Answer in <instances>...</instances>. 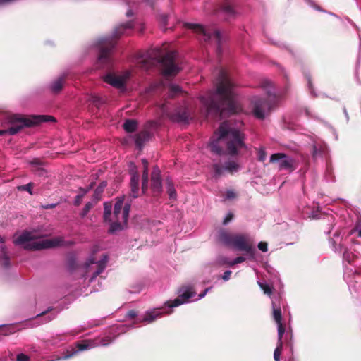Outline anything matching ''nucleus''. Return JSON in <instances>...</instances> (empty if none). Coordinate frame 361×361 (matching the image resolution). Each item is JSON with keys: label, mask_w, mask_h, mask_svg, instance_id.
Instances as JSON below:
<instances>
[{"label": "nucleus", "mask_w": 361, "mask_h": 361, "mask_svg": "<svg viewBox=\"0 0 361 361\" xmlns=\"http://www.w3.org/2000/svg\"><path fill=\"white\" fill-rule=\"evenodd\" d=\"M169 118L177 123H188L192 120V116L190 110L185 106L176 108L174 112L170 114Z\"/></svg>", "instance_id": "nucleus-12"}, {"label": "nucleus", "mask_w": 361, "mask_h": 361, "mask_svg": "<svg viewBox=\"0 0 361 361\" xmlns=\"http://www.w3.org/2000/svg\"><path fill=\"white\" fill-rule=\"evenodd\" d=\"M55 207V204H51V205H47L44 207L45 209H49V208H53Z\"/></svg>", "instance_id": "nucleus-61"}, {"label": "nucleus", "mask_w": 361, "mask_h": 361, "mask_svg": "<svg viewBox=\"0 0 361 361\" xmlns=\"http://www.w3.org/2000/svg\"><path fill=\"white\" fill-rule=\"evenodd\" d=\"M267 153L264 149H259L258 151V160L259 161H264L266 160Z\"/></svg>", "instance_id": "nucleus-43"}, {"label": "nucleus", "mask_w": 361, "mask_h": 361, "mask_svg": "<svg viewBox=\"0 0 361 361\" xmlns=\"http://www.w3.org/2000/svg\"><path fill=\"white\" fill-rule=\"evenodd\" d=\"M231 274V271H226L222 276V279L224 281H228L230 279Z\"/></svg>", "instance_id": "nucleus-51"}, {"label": "nucleus", "mask_w": 361, "mask_h": 361, "mask_svg": "<svg viewBox=\"0 0 361 361\" xmlns=\"http://www.w3.org/2000/svg\"><path fill=\"white\" fill-rule=\"evenodd\" d=\"M258 285L259 286L260 288L263 290L264 294H267L269 296L271 295L273 288L270 286L269 284L258 282Z\"/></svg>", "instance_id": "nucleus-32"}, {"label": "nucleus", "mask_w": 361, "mask_h": 361, "mask_svg": "<svg viewBox=\"0 0 361 361\" xmlns=\"http://www.w3.org/2000/svg\"><path fill=\"white\" fill-rule=\"evenodd\" d=\"M160 173L159 167L154 166L151 174V190L154 196L159 195L162 190Z\"/></svg>", "instance_id": "nucleus-13"}, {"label": "nucleus", "mask_w": 361, "mask_h": 361, "mask_svg": "<svg viewBox=\"0 0 361 361\" xmlns=\"http://www.w3.org/2000/svg\"><path fill=\"white\" fill-rule=\"evenodd\" d=\"M5 134H8V129L7 130H0V136L4 135Z\"/></svg>", "instance_id": "nucleus-59"}, {"label": "nucleus", "mask_w": 361, "mask_h": 361, "mask_svg": "<svg viewBox=\"0 0 361 361\" xmlns=\"http://www.w3.org/2000/svg\"><path fill=\"white\" fill-rule=\"evenodd\" d=\"M94 182H92V183L89 185V187H88L87 189H89V190H90V189H92V188H93V186H94Z\"/></svg>", "instance_id": "nucleus-62"}, {"label": "nucleus", "mask_w": 361, "mask_h": 361, "mask_svg": "<svg viewBox=\"0 0 361 361\" xmlns=\"http://www.w3.org/2000/svg\"><path fill=\"white\" fill-rule=\"evenodd\" d=\"M77 351L74 350L72 353H68L67 355H66L63 359L64 360H66V359H68V358H71V357H73L75 354H76Z\"/></svg>", "instance_id": "nucleus-52"}, {"label": "nucleus", "mask_w": 361, "mask_h": 361, "mask_svg": "<svg viewBox=\"0 0 361 361\" xmlns=\"http://www.w3.org/2000/svg\"><path fill=\"white\" fill-rule=\"evenodd\" d=\"M94 263H96L94 259L90 258L85 263V266H86V267H89L91 264H93ZM106 263H107V256L104 255L103 258L97 262V270L93 273V274L90 279V281H93L98 275H99L102 272H103V271L106 268Z\"/></svg>", "instance_id": "nucleus-15"}, {"label": "nucleus", "mask_w": 361, "mask_h": 361, "mask_svg": "<svg viewBox=\"0 0 361 361\" xmlns=\"http://www.w3.org/2000/svg\"><path fill=\"white\" fill-rule=\"evenodd\" d=\"M270 162L278 164L280 170L286 169L289 171H293L296 169L298 164L295 159L288 157L284 153H275L270 157Z\"/></svg>", "instance_id": "nucleus-10"}, {"label": "nucleus", "mask_w": 361, "mask_h": 361, "mask_svg": "<svg viewBox=\"0 0 361 361\" xmlns=\"http://www.w3.org/2000/svg\"><path fill=\"white\" fill-rule=\"evenodd\" d=\"M343 257L348 263H352L355 261V259H357L356 255H355L353 252H350L346 248L343 252Z\"/></svg>", "instance_id": "nucleus-28"}, {"label": "nucleus", "mask_w": 361, "mask_h": 361, "mask_svg": "<svg viewBox=\"0 0 361 361\" xmlns=\"http://www.w3.org/2000/svg\"><path fill=\"white\" fill-rule=\"evenodd\" d=\"M92 346H93V344H92V342L90 341H85L82 343H78L76 344V347H77L78 351H82V350L90 349Z\"/></svg>", "instance_id": "nucleus-29"}, {"label": "nucleus", "mask_w": 361, "mask_h": 361, "mask_svg": "<svg viewBox=\"0 0 361 361\" xmlns=\"http://www.w3.org/2000/svg\"><path fill=\"white\" fill-rule=\"evenodd\" d=\"M245 260V258L243 256H239V257H237L234 260H232V262L231 263V267L237 264H239V263H242Z\"/></svg>", "instance_id": "nucleus-45"}, {"label": "nucleus", "mask_w": 361, "mask_h": 361, "mask_svg": "<svg viewBox=\"0 0 361 361\" xmlns=\"http://www.w3.org/2000/svg\"><path fill=\"white\" fill-rule=\"evenodd\" d=\"M267 243H265V242H262L261 241L260 243H259L257 247L258 248L262 251V252H267L268 250V247H267Z\"/></svg>", "instance_id": "nucleus-46"}, {"label": "nucleus", "mask_w": 361, "mask_h": 361, "mask_svg": "<svg viewBox=\"0 0 361 361\" xmlns=\"http://www.w3.org/2000/svg\"><path fill=\"white\" fill-rule=\"evenodd\" d=\"M93 204L90 202H88L85 204L84 208L82 209V212L80 213V216L83 218L85 217L90 210L93 207Z\"/></svg>", "instance_id": "nucleus-38"}, {"label": "nucleus", "mask_w": 361, "mask_h": 361, "mask_svg": "<svg viewBox=\"0 0 361 361\" xmlns=\"http://www.w3.org/2000/svg\"><path fill=\"white\" fill-rule=\"evenodd\" d=\"M123 201L124 197H116V202L114 204L112 217L111 216L107 221L111 222L110 227L109 228V232L111 233H114L123 230L127 224L130 204L128 202L123 204Z\"/></svg>", "instance_id": "nucleus-6"}, {"label": "nucleus", "mask_w": 361, "mask_h": 361, "mask_svg": "<svg viewBox=\"0 0 361 361\" xmlns=\"http://www.w3.org/2000/svg\"><path fill=\"white\" fill-rule=\"evenodd\" d=\"M104 219L105 221H107L111 216V204L110 202H105L104 204Z\"/></svg>", "instance_id": "nucleus-30"}, {"label": "nucleus", "mask_w": 361, "mask_h": 361, "mask_svg": "<svg viewBox=\"0 0 361 361\" xmlns=\"http://www.w3.org/2000/svg\"><path fill=\"white\" fill-rule=\"evenodd\" d=\"M184 27L190 30H192L195 32L202 35V39L204 42L214 41L216 45V51L218 54L221 53V44L222 41V37L219 30L214 28H204L200 24H194L190 23H185Z\"/></svg>", "instance_id": "nucleus-9"}, {"label": "nucleus", "mask_w": 361, "mask_h": 361, "mask_svg": "<svg viewBox=\"0 0 361 361\" xmlns=\"http://www.w3.org/2000/svg\"><path fill=\"white\" fill-rule=\"evenodd\" d=\"M237 6L236 0H224L221 5V9L228 18H234L236 15L235 8Z\"/></svg>", "instance_id": "nucleus-16"}, {"label": "nucleus", "mask_w": 361, "mask_h": 361, "mask_svg": "<svg viewBox=\"0 0 361 361\" xmlns=\"http://www.w3.org/2000/svg\"><path fill=\"white\" fill-rule=\"evenodd\" d=\"M195 292L192 291V288H187L177 298L172 302H167L169 307H178L183 302H186L190 298L193 297Z\"/></svg>", "instance_id": "nucleus-14"}, {"label": "nucleus", "mask_w": 361, "mask_h": 361, "mask_svg": "<svg viewBox=\"0 0 361 361\" xmlns=\"http://www.w3.org/2000/svg\"><path fill=\"white\" fill-rule=\"evenodd\" d=\"M252 111L258 119H264L267 111H269L271 104L268 99L255 97L251 101Z\"/></svg>", "instance_id": "nucleus-11"}, {"label": "nucleus", "mask_w": 361, "mask_h": 361, "mask_svg": "<svg viewBox=\"0 0 361 361\" xmlns=\"http://www.w3.org/2000/svg\"><path fill=\"white\" fill-rule=\"evenodd\" d=\"M235 196H236V195H235V192L233 190H228L226 193V197L229 200L235 198Z\"/></svg>", "instance_id": "nucleus-50"}, {"label": "nucleus", "mask_w": 361, "mask_h": 361, "mask_svg": "<svg viewBox=\"0 0 361 361\" xmlns=\"http://www.w3.org/2000/svg\"><path fill=\"white\" fill-rule=\"evenodd\" d=\"M130 185V195L133 198L137 197L139 192V175L137 172L131 173Z\"/></svg>", "instance_id": "nucleus-19"}, {"label": "nucleus", "mask_w": 361, "mask_h": 361, "mask_svg": "<svg viewBox=\"0 0 361 361\" xmlns=\"http://www.w3.org/2000/svg\"><path fill=\"white\" fill-rule=\"evenodd\" d=\"M142 162L143 164L144 169H145L146 166H147V169H148V161L145 159H142Z\"/></svg>", "instance_id": "nucleus-57"}, {"label": "nucleus", "mask_w": 361, "mask_h": 361, "mask_svg": "<svg viewBox=\"0 0 361 361\" xmlns=\"http://www.w3.org/2000/svg\"><path fill=\"white\" fill-rule=\"evenodd\" d=\"M224 168L226 171L232 174L238 171L239 166L235 161H229L225 163Z\"/></svg>", "instance_id": "nucleus-26"}, {"label": "nucleus", "mask_w": 361, "mask_h": 361, "mask_svg": "<svg viewBox=\"0 0 361 361\" xmlns=\"http://www.w3.org/2000/svg\"><path fill=\"white\" fill-rule=\"evenodd\" d=\"M209 147L211 151L218 155H236L238 149L245 147L244 135L231 128L228 121H224L211 138Z\"/></svg>", "instance_id": "nucleus-2"}, {"label": "nucleus", "mask_w": 361, "mask_h": 361, "mask_svg": "<svg viewBox=\"0 0 361 361\" xmlns=\"http://www.w3.org/2000/svg\"><path fill=\"white\" fill-rule=\"evenodd\" d=\"M278 343H283L282 338L285 332V327L283 324L278 323Z\"/></svg>", "instance_id": "nucleus-35"}, {"label": "nucleus", "mask_w": 361, "mask_h": 361, "mask_svg": "<svg viewBox=\"0 0 361 361\" xmlns=\"http://www.w3.org/2000/svg\"><path fill=\"white\" fill-rule=\"evenodd\" d=\"M209 289H211V288H206L203 293L200 294V298H203Z\"/></svg>", "instance_id": "nucleus-56"}, {"label": "nucleus", "mask_w": 361, "mask_h": 361, "mask_svg": "<svg viewBox=\"0 0 361 361\" xmlns=\"http://www.w3.org/2000/svg\"><path fill=\"white\" fill-rule=\"evenodd\" d=\"M231 260L224 256H221L218 258V263L221 265H227L228 267H231Z\"/></svg>", "instance_id": "nucleus-40"}, {"label": "nucleus", "mask_w": 361, "mask_h": 361, "mask_svg": "<svg viewBox=\"0 0 361 361\" xmlns=\"http://www.w3.org/2000/svg\"><path fill=\"white\" fill-rule=\"evenodd\" d=\"M151 133L147 130H144L135 135L136 146L141 149L145 143L150 138Z\"/></svg>", "instance_id": "nucleus-18"}, {"label": "nucleus", "mask_w": 361, "mask_h": 361, "mask_svg": "<svg viewBox=\"0 0 361 361\" xmlns=\"http://www.w3.org/2000/svg\"><path fill=\"white\" fill-rule=\"evenodd\" d=\"M33 187H34V183L32 182H30L27 184L18 186V189L19 190H22V191H27V192H29V194L32 195L33 194V192H32Z\"/></svg>", "instance_id": "nucleus-33"}, {"label": "nucleus", "mask_w": 361, "mask_h": 361, "mask_svg": "<svg viewBox=\"0 0 361 361\" xmlns=\"http://www.w3.org/2000/svg\"><path fill=\"white\" fill-rule=\"evenodd\" d=\"M163 314H164V312L161 311V310L154 309L152 311L146 312L142 322H149V323L152 322L157 318L161 317Z\"/></svg>", "instance_id": "nucleus-21"}, {"label": "nucleus", "mask_w": 361, "mask_h": 361, "mask_svg": "<svg viewBox=\"0 0 361 361\" xmlns=\"http://www.w3.org/2000/svg\"><path fill=\"white\" fill-rule=\"evenodd\" d=\"M137 316V312L134 310H131L127 312L126 317L130 319H134Z\"/></svg>", "instance_id": "nucleus-49"}, {"label": "nucleus", "mask_w": 361, "mask_h": 361, "mask_svg": "<svg viewBox=\"0 0 361 361\" xmlns=\"http://www.w3.org/2000/svg\"><path fill=\"white\" fill-rule=\"evenodd\" d=\"M142 179V190L143 193H145L148 189V169H147V166L143 170Z\"/></svg>", "instance_id": "nucleus-27"}, {"label": "nucleus", "mask_w": 361, "mask_h": 361, "mask_svg": "<svg viewBox=\"0 0 361 361\" xmlns=\"http://www.w3.org/2000/svg\"><path fill=\"white\" fill-rule=\"evenodd\" d=\"M90 102L97 107H99L103 103L102 99L97 95H93L90 97Z\"/></svg>", "instance_id": "nucleus-41"}, {"label": "nucleus", "mask_w": 361, "mask_h": 361, "mask_svg": "<svg viewBox=\"0 0 361 361\" xmlns=\"http://www.w3.org/2000/svg\"><path fill=\"white\" fill-rule=\"evenodd\" d=\"M137 127V122L134 119H127L123 124V128L127 133L135 132Z\"/></svg>", "instance_id": "nucleus-22"}, {"label": "nucleus", "mask_w": 361, "mask_h": 361, "mask_svg": "<svg viewBox=\"0 0 361 361\" xmlns=\"http://www.w3.org/2000/svg\"><path fill=\"white\" fill-rule=\"evenodd\" d=\"M147 58L153 60L152 64L154 63L161 64L162 74L166 77L175 76L180 70L176 64V53L174 51H169L165 55L161 56L159 49H154L147 54Z\"/></svg>", "instance_id": "nucleus-7"}, {"label": "nucleus", "mask_w": 361, "mask_h": 361, "mask_svg": "<svg viewBox=\"0 0 361 361\" xmlns=\"http://www.w3.org/2000/svg\"><path fill=\"white\" fill-rule=\"evenodd\" d=\"M79 190L81 192L80 195H83V196L89 191V189H84L82 188H80Z\"/></svg>", "instance_id": "nucleus-54"}, {"label": "nucleus", "mask_w": 361, "mask_h": 361, "mask_svg": "<svg viewBox=\"0 0 361 361\" xmlns=\"http://www.w3.org/2000/svg\"><path fill=\"white\" fill-rule=\"evenodd\" d=\"M273 317L276 322L281 323V310L280 307H276L275 305L273 303Z\"/></svg>", "instance_id": "nucleus-31"}, {"label": "nucleus", "mask_w": 361, "mask_h": 361, "mask_svg": "<svg viewBox=\"0 0 361 361\" xmlns=\"http://www.w3.org/2000/svg\"><path fill=\"white\" fill-rule=\"evenodd\" d=\"M132 15H133V12H132V11H131V10H129V11H127V13H126V16H127L128 17H130V16H131Z\"/></svg>", "instance_id": "nucleus-60"}, {"label": "nucleus", "mask_w": 361, "mask_h": 361, "mask_svg": "<svg viewBox=\"0 0 361 361\" xmlns=\"http://www.w3.org/2000/svg\"><path fill=\"white\" fill-rule=\"evenodd\" d=\"M51 310H52V308H51V307H49L46 311H44V312H42V313L38 314L37 315V317H42V316H43V315L46 314L47 312H49V311H51Z\"/></svg>", "instance_id": "nucleus-53"}, {"label": "nucleus", "mask_w": 361, "mask_h": 361, "mask_svg": "<svg viewBox=\"0 0 361 361\" xmlns=\"http://www.w3.org/2000/svg\"><path fill=\"white\" fill-rule=\"evenodd\" d=\"M104 80L116 88H121L124 86L125 79L119 75H116L112 73H108L104 77Z\"/></svg>", "instance_id": "nucleus-17"}, {"label": "nucleus", "mask_w": 361, "mask_h": 361, "mask_svg": "<svg viewBox=\"0 0 361 361\" xmlns=\"http://www.w3.org/2000/svg\"><path fill=\"white\" fill-rule=\"evenodd\" d=\"M216 85L215 92L200 97L207 116L220 120L223 116L236 114L239 108L235 100L234 84L224 69L219 71Z\"/></svg>", "instance_id": "nucleus-1"}, {"label": "nucleus", "mask_w": 361, "mask_h": 361, "mask_svg": "<svg viewBox=\"0 0 361 361\" xmlns=\"http://www.w3.org/2000/svg\"><path fill=\"white\" fill-rule=\"evenodd\" d=\"M159 23L161 26L166 27L167 25L168 16L166 14H161L159 16Z\"/></svg>", "instance_id": "nucleus-42"}, {"label": "nucleus", "mask_w": 361, "mask_h": 361, "mask_svg": "<svg viewBox=\"0 0 361 361\" xmlns=\"http://www.w3.org/2000/svg\"><path fill=\"white\" fill-rule=\"evenodd\" d=\"M82 197H83V195H76L75 197V200H74V204L75 206H79L82 202Z\"/></svg>", "instance_id": "nucleus-48"}, {"label": "nucleus", "mask_w": 361, "mask_h": 361, "mask_svg": "<svg viewBox=\"0 0 361 361\" xmlns=\"http://www.w3.org/2000/svg\"><path fill=\"white\" fill-rule=\"evenodd\" d=\"M213 169L215 173V177H220L224 172V170H225L224 166H221L219 164H215L213 165Z\"/></svg>", "instance_id": "nucleus-37"}, {"label": "nucleus", "mask_w": 361, "mask_h": 361, "mask_svg": "<svg viewBox=\"0 0 361 361\" xmlns=\"http://www.w3.org/2000/svg\"><path fill=\"white\" fill-rule=\"evenodd\" d=\"M166 189L167 193L171 200L176 199V191L174 188L173 184L171 180H167L166 181Z\"/></svg>", "instance_id": "nucleus-25"}, {"label": "nucleus", "mask_w": 361, "mask_h": 361, "mask_svg": "<svg viewBox=\"0 0 361 361\" xmlns=\"http://www.w3.org/2000/svg\"><path fill=\"white\" fill-rule=\"evenodd\" d=\"M11 120L15 123L8 128V131L9 135H13L17 134L24 127H31L44 122L54 121L55 118L51 116L46 115H32L27 117L14 115Z\"/></svg>", "instance_id": "nucleus-8"}, {"label": "nucleus", "mask_w": 361, "mask_h": 361, "mask_svg": "<svg viewBox=\"0 0 361 361\" xmlns=\"http://www.w3.org/2000/svg\"><path fill=\"white\" fill-rule=\"evenodd\" d=\"M283 349V343H277V346L274 352V358L275 361H280V355Z\"/></svg>", "instance_id": "nucleus-34"}, {"label": "nucleus", "mask_w": 361, "mask_h": 361, "mask_svg": "<svg viewBox=\"0 0 361 361\" xmlns=\"http://www.w3.org/2000/svg\"><path fill=\"white\" fill-rule=\"evenodd\" d=\"M234 217V215L232 213H228L227 216L225 217V219L223 221V224L226 225L228 224Z\"/></svg>", "instance_id": "nucleus-47"}, {"label": "nucleus", "mask_w": 361, "mask_h": 361, "mask_svg": "<svg viewBox=\"0 0 361 361\" xmlns=\"http://www.w3.org/2000/svg\"><path fill=\"white\" fill-rule=\"evenodd\" d=\"M0 243H4V238H3V237H1V235H0Z\"/></svg>", "instance_id": "nucleus-63"}, {"label": "nucleus", "mask_w": 361, "mask_h": 361, "mask_svg": "<svg viewBox=\"0 0 361 361\" xmlns=\"http://www.w3.org/2000/svg\"><path fill=\"white\" fill-rule=\"evenodd\" d=\"M219 240L227 246H233L240 251L245 252L251 256L255 254V248L252 245V241L247 234L233 235L221 230L218 234Z\"/></svg>", "instance_id": "nucleus-5"}, {"label": "nucleus", "mask_w": 361, "mask_h": 361, "mask_svg": "<svg viewBox=\"0 0 361 361\" xmlns=\"http://www.w3.org/2000/svg\"><path fill=\"white\" fill-rule=\"evenodd\" d=\"M1 264L5 268H8L10 266V259L9 257L7 256L5 250L2 251V262Z\"/></svg>", "instance_id": "nucleus-39"}, {"label": "nucleus", "mask_w": 361, "mask_h": 361, "mask_svg": "<svg viewBox=\"0 0 361 361\" xmlns=\"http://www.w3.org/2000/svg\"><path fill=\"white\" fill-rule=\"evenodd\" d=\"M305 77H306V78L307 80V82H308L310 87H312V81H311V79H310V76L308 75H306Z\"/></svg>", "instance_id": "nucleus-58"}, {"label": "nucleus", "mask_w": 361, "mask_h": 361, "mask_svg": "<svg viewBox=\"0 0 361 361\" xmlns=\"http://www.w3.org/2000/svg\"><path fill=\"white\" fill-rule=\"evenodd\" d=\"M358 236L361 238V230H360V231H359Z\"/></svg>", "instance_id": "nucleus-64"}, {"label": "nucleus", "mask_w": 361, "mask_h": 361, "mask_svg": "<svg viewBox=\"0 0 361 361\" xmlns=\"http://www.w3.org/2000/svg\"><path fill=\"white\" fill-rule=\"evenodd\" d=\"M66 78V75L63 74V75H61L57 79L54 80L50 87L51 90L54 93H59L63 87Z\"/></svg>", "instance_id": "nucleus-20"}, {"label": "nucleus", "mask_w": 361, "mask_h": 361, "mask_svg": "<svg viewBox=\"0 0 361 361\" xmlns=\"http://www.w3.org/2000/svg\"><path fill=\"white\" fill-rule=\"evenodd\" d=\"M30 357L25 354L20 353L18 354L16 357V361H29Z\"/></svg>", "instance_id": "nucleus-44"}, {"label": "nucleus", "mask_w": 361, "mask_h": 361, "mask_svg": "<svg viewBox=\"0 0 361 361\" xmlns=\"http://www.w3.org/2000/svg\"><path fill=\"white\" fill-rule=\"evenodd\" d=\"M113 339L110 336H105L98 339L97 345L102 346H106L112 342Z\"/></svg>", "instance_id": "nucleus-36"}, {"label": "nucleus", "mask_w": 361, "mask_h": 361, "mask_svg": "<svg viewBox=\"0 0 361 361\" xmlns=\"http://www.w3.org/2000/svg\"><path fill=\"white\" fill-rule=\"evenodd\" d=\"M106 185L107 183L106 181H102L94 190L93 197L97 201L101 199L102 194L103 193L104 190L106 187Z\"/></svg>", "instance_id": "nucleus-24"}, {"label": "nucleus", "mask_w": 361, "mask_h": 361, "mask_svg": "<svg viewBox=\"0 0 361 361\" xmlns=\"http://www.w3.org/2000/svg\"><path fill=\"white\" fill-rule=\"evenodd\" d=\"M133 27L131 22H127L116 27L112 36L99 39L97 42L99 47L98 63L101 67L105 68L111 66V55L117 40L125 33L126 30L132 29Z\"/></svg>", "instance_id": "nucleus-3"}, {"label": "nucleus", "mask_w": 361, "mask_h": 361, "mask_svg": "<svg viewBox=\"0 0 361 361\" xmlns=\"http://www.w3.org/2000/svg\"><path fill=\"white\" fill-rule=\"evenodd\" d=\"M43 236L36 232L25 231L13 240L15 245H20L27 250H41L56 247L63 245L62 238L41 239Z\"/></svg>", "instance_id": "nucleus-4"}, {"label": "nucleus", "mask_w": 361, "mask_h": 361, "mask_svg": "<svg viewBox=\"0 0 361 361\" xmlns=\"http://www.w3.org/2000/svg\"><path fill=\"white\" fill-rule=\"evenodd\" d=\"M183 94H185V92L181 90V88L178 85L172 84L169 86V98L173 99L180 95H183Z\"/></svg>", "instance_id": "nucleus-23"}, {"label": "nucleus", "mask_w": 361, "mask_h": 361, "mask_svg": "<svg viewBox=\"0 0 361 361\" xmlns=\"http://www.w3.org/2000/svg\"><path fill=\"white\" fill-rule=\"evenodd\" d=\"M31 164H34V165H39L40 164V161L39 159H33L31 161Z\"/></svg>", "instance_id": "nucleus-55"}]
</instances>
